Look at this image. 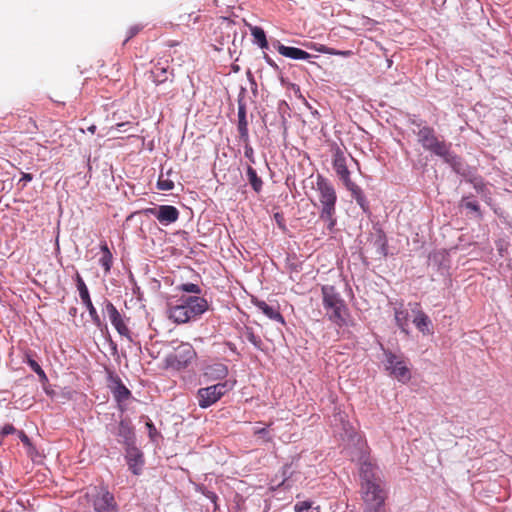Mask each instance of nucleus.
Wrapping results in <instances>:
<instances>
[{
    "instance_id": "nucleus-1",
    "label": "nucleus",
    "mask_w": 512,
    "mask_h": 512,
    "mask_svg": "<svg viewBox=\"0 0 512 512\" xmlns=\"http://www.w3.org/2000/svg\"><path fill=\"white\" fill-rule=\"evenodd\" d=\"M360 494L364 503H385L386 492L378 467L371 461H363L359 469Z\"/></svg>"
},
{
    "instance_id": "nucleus-2",
    "label": "nucleus",
    "mask_w": 512,
    "mask_h": 512,
    "mask_svg": "<svg viewBox=\"0 0 512 512\" xmlns=\"http://www.w3.org/2000/svg\"><path fill=\"white\" fill-rule=\"evenodd\" d=\"M316 191L319 194V202L322 207L319 218L326 222L327 228L332 231L336 225V191L333 185L321 175L317 177Z\"/></svg>"
},
{
    "instance_id": "nucleus-3",
    "label": "nucleus",
    "mask_w": 512,
    "mask_h": 512,
    "mask_svg": "<svg viewBox=\"0 0 512 512\" xmlns=\"http://www.w3.org/2000/svg\"><path fill=\"white\" fill-rule=\"evenodd\" d=\"M323 306L330 321L338 327L347 325L348 308L334 286H322Z\"/></svg>"
},
{
    "instance_id": "nucleus-4",
    "label": "nucleus",
    "mask_w": 512,
    "mask_h": 512,
    "mask_svg": "<svg viewBox=\"0 0 512 512\" xmlns=\"http://www.w3.org/2000/svg\"><path fill=\"white\" fill-rule=\"evenodd\" d=\"M412 124L420 128L417 132L418 142L425 150L443 158L447 163L453 162L454 155L450 151V143H446L444 140H440L436 136L435 130L432 127H421V123L416 121H413Z\"/></svg>"
},
{
    "instance_id": "nucleus-5",
    "label": "nucleus",
    "mask_w": 512,
    "mask_h": 512,
    "mask_svg": "<svg viewBox=\"0 0 512 512\" xmlns=\"http://www.w3.org/2000/svg\"><path fill=\"white\" fill-rule=\"evenodd\" d=\"M86 497L96 512H118V505L114 495L104 486H94Z\"/></svg>"
},
{
    "instance_id": "nucleus-6",
    "label": "nucleus",
    "mask_w": 512,
    "mask_h": 512,
    "mask_svg": "<svg viewBox=\"0 0 512 512\" xmlns=\"http://www.w3.org/2000/svg\"><path fill=\"white\" fill-rule=\"evenodd\" d=\"M232 388L233 384L228 381L200 388L197 391L198 405L203 409L208 408L219 401Z\"/></svg>"
},
{
    "instance_id": "nucleus-7",
    "label": "nucleus",
    "mask_w": 512,
    "mask_h": 512,
    "mask_svg": "<svg viewBox=\"0 0 512 512\" xmlns=\"http://www.w3.org/2000/svg\"><path fill=\"white\" fill-rule=\"evenodd\" d=\"M196 358V351L189 343H181L174 352L167 355L165 363L167 367L175 370H181L188 367Z\"/></svg>"
},
{
    "instance_id": "nucleus-8",
    "label": "nucleus",
    "mask_w": 512,
    "mask_h": 512,
    "mask_svg": "<svg viewBox=\"0 0 512 512\" xmlns=\"http://www.w3.org/2000/svg\"><path fill=\"white\" fill-rule=\"evenodd\" d=\"M385 369L399 382L406 383L411 379L410 370L402 357L391 351H384Z\"/></svg>"
},
{
    "instance_id": "nucleus-9",
    "label": "nucleus",
    "mask_w": 512,
    "mask_h": 512,
    "mask_svg": "<svg viewBox=\"0 0 512 512\" xmlns=\"http://www.w3.org/2000/svg\"><path fill=\"white\" fill-rule=\"evenodd\" d=\"M177 302H181L182 306L187 310L189 320L202 315L209 308L208 301L199 296H182Z\"/></svg>"
},
{
    "instance_id": "nucleus-10",
    "label": "nucleus",
    "mask_w": 512,
    "mask_h": 512,
    "mask_svg": "<svg viewBox=\"0 0 512 512\" xmlns=\"http://www.w3.org/2000/svg\"><path fill=\"white\" fill-rule=\"evenodd\" d=\"M348 157H350L351 160H354L350 155L347 156L345 152L339 147H336L333 150V168L343 184L351 181L350 171L347 166Z\"/></svg>"
},
{
    "instance_id": "nucleus-11",
    "label": "nucleus",
    "mask_w": 512,
    "mask_h": 512,
    "mask_svg": "<svg viewBox=\"0 0 512 512\" xmlns=\"http://www.w3.org/2000/svg\"><path fill=\"white\" fill-rule=\"evenodd\" d=\"M76 286L79 291L80 298L89 312L91 320L93 321V323L96 326L99 327L101 325L100 316L98 315V313L91 301L88 288L79 273L76 274Z\"/></svg>"
},
{
    "instance_id": "nucleus-12",
    "label": "nucleus",
    "mask_w": 512,
    "mask_h": 512,
    "mask_svg": "<svg viewBox=\"0 0 512 512\" xmlns=\"http://www.w3.org/2000/svg\"><path fill=\"white\" fill-rule=\"evenodd\" d=\"M149 212L163 225L174 223L179 218L178 209L172 205H161L158 209H149Z\"/></svg>"
},
{
    "instance_id": "nucleus-13",
    "label": "nucleus",
    "mask_w": 512,
    "mask_h": 512,
    "mask_svg": "<svg viewBox=\"0 0 512 512\" xmlns=\"http://www.w3.org/2000/svg\"><path fill=\"white\" fill-rule=\"evenodd\" d=\"M409 305L411 307L412 313L414 314L413 323L416 326V328L424 335L431 334V320L422 311L420 303H410Z\"/></svg>"
},
{
    "instance_id": "nucleus-14",
    "label": "nucleus",
    "mask_w": 512,
    "mask_h": 512,
    "mask_svg": "<svg viewBox=\"0 0 512 512\" xmlns=\"http://www.w3.org/2000/svg\"><path fill=\"white\" fill-rule=\"evenodd\" d=\"M106 312L111 321V324L114 326V328L117 330V332L121 336H125L130 339L129 328L126 326V324H125L121 314L117 310V308L110 301H107V303H106Z\"/></svg>"
},
{
    "instance_id": "nucleus-15",
    "label": "nucleus",
    "mask_w": 512,
    "mask_h": 512,
    "mask_svg": "<svg viewBox=\"0 0 512 512\" xmlns=\"http://www.w3.org/2000/svg\"><path fill=\"white\" fill-rule=\"evenodd\" d=\"M126 461L129 469L134 475H139L144 465L142 452L134 445L128 446L126 449Z\"/></svg>"
},
{
    "instance_id": "nucleus-16",
    "label": "nucleus",
    "mask_w": 512,
    "mask_h": 512,
    "mask_svg": "<svg viewBox=\"0 0 512 512\" xmlns=\"http://www.w3.org/2000/svg\"><path fill=\"white\" fill-rule=\"evenodd\" d=\"M151 77L156 85H160L168 81L172 82L174 78L173 69L170 68L168 64L163 65L161 62H158L151 70Z\"/></svg>"
},
{
    "instance_id": "nucleus-17",
    "label": "nucleus",
    "mask_w": 512,
    "mask_h": 512,
    "mask_svg": "<svg viewBox=\"0 0 512 512\" xmlns=\"http://www.w3.org/2000/svg\"><path fill=\"white\" fill-rule=\"evenodd\" d=\"M117 436L120 438L119 441L127 447L134 445L135 434L130 420L122 419L119 422Z\"/></svg>"
},
{
    "instance_id": "nucleus-18",
    "label": "nucleus",
    "mask_w": 512,
    "mask_h": 512,
    "mask_svg": "<svg viewBox=\"0 0 512 512\" xmlns=\"http://www.w3.org/2000/svg\"><path fill=\"white\" fill-rule=\"evenodd\" d=\"M275 47L279 54L287 58L295 60H307L311 57V55L308 52L300 48L285 46L280 42H277V45Z\"/></svg>"
},
{
    "instance_id": "nucleus-19",
    "label": "nucleus",
    "mask_w": 512,
    "mask_h": 512,
    "mask_svg": "<svg viewBox=\"0 0 512 512\" xmlns=\"http://www.w3.org/2000/svg\"><path fill=\"white\" fill-rule=\"evenodd\" d=\"M253 303L269 319L277 321L281 324L285 323L284 318L281 315L278 307L271 306L262 300H255V301H253Z\"/></svg>"
},
{
    "instance_id": "nucleus-20",
    "label": "nucleus",
    "mask_w": 512,
    "mask_h": 512,
    "mask_svg": "<svg viewBox=\"0 0 512 512\" xmlns=\"http://www.w3.org/2000/svg\"><path fill=\"white\" fill-rule=\"evenodd\" d=\"M168 315L169 319L177 324H184L190 321L187 310H185L181 302H178L177 304L170 303L168 305Z\"/></svg>"
},
{
    "instance_id": "nucleus-21",
    "label": "nucleus",
    "mask_w": 512,
    "mask_h": 512,
    "mask_svg": "<svg viewBox=\"0 0 512 512\" xmlns=\"http://www.w3.org/2000/svg\"><path fill=\"white\" fill-rule=\"evenodd\" d=\"M113 383H114V386L112 387L113 396H114L115 400L117 401V403L119 404V406H121V404L123 402L127 401L131 397V392L123 384V382L121 381V379L119 377L114 378ZM120 408H121V410H123L122 407H120Z\"/></svg>"
},
{
    "instance_id": "nucleus-22",
    "label": "nucleus",
    "mask_w": 512,
    "mask_h": 512,
    "mask_svg": "<svg viewBox=\"0 0 512 512\" xmlns=\"http://www.w3.org/2000/svg\"><path fill=\"white\" fill-rule=\"evenodd\" d=\"M238 132L240 139L243 142L249 141V134H248V121L246 118V108L245 105L239 104L238 106Z\"/></svg>"
},
{
    "instance_id": "nucleus-23",
    "label": "nucleus",
    "mask_w": 512,
    "mask_h": 512,
    "mask_svg": "<svg viewBox=\"0 0 512 512\" xmlns=\"http://www.w3.org/2000/svg\"><path fill=\"white\" fill-rule=\"evenodd\" d=\"M304 46L309 49H313L317 52L328 54V55H339V56H343V57H349L352 55V51H350V50L340 51V50H336L334 48L327 47L323 44H318V43H314V42L305 43Z\"/></svg>"
},
{
    "instance_id": "nucleus-24",
    "label": "nucleus",
    "mask_w": 512,
    "mask_h": 512,
    "mask_svg": "<svg viewBox=\"0 0 512 512\" xmlns=\"http://www.w3.org/2000/svg\"><path fill=\"white\" fill-rule=\"evenodd\" d=\"M100 249L102 252V256L99 259V263L104 268L105 273H108L113 264V256L106 242L101 243Z\"/></svg>"
},
{
    "instance_id": "nucleus-25",
    "label": "nucleus",
    "mask_w": 512,
    "mask_h": 512,
    "mask_svg": "<svg viewBox=\"0 0 512 512\" xmlns=\"http://www.w3.org/2000/svg\"><path fill=\"white\" fill-rule=\"evenodd\" d=\"M394 314H395V321H396V324L398 325V327L403 331V332H408L407 331V327H408V311L406 309H404L403 307V304H400L399 307H396L395 308V311H394Z\"/></svg>"
},
{
    "instance_id": "nucleus-26",
    "label": "nucleus",
    "mask_w": 512,
    "mask_h": 512,
    "mask_svg": "<svg viewBox=\"0 0 512 512\" xmlns=\"http://www.w3.org/2000/svg\"><path fill=\"white\" fill-rule=\"evenodd\" d=\"M24 362L27 363L30 366V368L39 376L40 382H42L43 384L48 382V377L46 373L38 364V362L32 358L30 353L25 354Z\"/></svg>"
},
{
    "instance_id": "nucleus-27",
    "label": "nucleus",
    "mask_w": 512,
    "mask_h": 512,
    "mask_svg": "<svg viewBox=\"0 0 512 512\" xmlns=\"http://www.w3.org/2000/svg\"><path fill=\"white\" fill-rule=\"evenodd\" d=\"M344 186L346 187L347 190H349L351 192V194L354 197V199L356 200V202L361 207H364L366 200H365V196L362 192V189L357 184H355L352 180L348 181L346 184H344Z\"/></svg>"
},
{
    "instance_id": "nucleus-28",
    "label": "nucleus",
    "mask_w": 512,
    "mask_h": 512,
    "mask_svg": "<svg viewBox=\"0 0 512 512\" xmlns=\"http://www.w3.org/2000/svg\"><path fill=\"white\" fill-rule=\"evenodd\" d=\"M344 186L346 187L347 190H349L351 192V194L354 197V199L356 200V202L361 207H364L366 200H365V196L362 192V189L357 184H355L352 180L348 181L346 184H344Z\"/></svg>"
},
{
    "instance_id": "nucleus-29",
    "label": "nucleus",
    "mask_w": 512,
    "mask_h": 512,
    "mask_svg": "<svg viewBox=\"0 0 512 512\" xmlns=\"http://www.w3.org/2000/svg\"><path fill=\"white\" fill-rule=\"evenodd\" d=\"M344 186L346 187L347 190H349L351 192V194L354 197V199L356 200V202L361 207H364L366 200H365V196L362 192V189L357 184H355L352 180L348 181L346 184H344Z\"/></svg>"
},
{
    "instance_id": "nucleus-30",
    "label": "nucleus",
    "mask_w": 512,
    "mask_h": 512,
    "mask_svg": "<svg viewBox=\"0 0 512 512\" xmlns=\"http://www.w3.org/2000/svg\"><path fill=\"white\" fill-rule=\"evenodd\" d=\"M247 178L254 191L260 192L262 189L263 182L261 178L257 175L256 170L251 166H248L247 168Z\"/></svg>"
},
{
    "instance_id": "nucleus-31",
    "label": "nucleus",
    "mask_w": 512,
    "mask_h": 512,
    "mask_svg": "<svg viewBox=\"0 0 512 512\" xmlns=\"http://www.w3.org/2000/svg\"><path fill=\"white\" fill-rule=\"evenodd\" d=\"M459 206L461 208H466V209H469V210L475 212L479 219L482 218V213H481L480 206H479L478 202L475 200H471V198L469 196H463L460 201Z\"/></svg>"
},
{
    "instance_id": "nucleus-32",
    "label": "nucleus",
    "mask_w": 512,
    "mask_h": 512,
    "mask_svg": "<svg viewBox=\"0 0 512 512\" xmlns=\"http://www.w3.org/2000/svg\"><path fill=\"white\" fill-rule=\"evenodd\" d=\"M251 34L261 48H267L268 42L264 30L261 27L254 26L251 28Z\"/></svg>"
},
{
    "instance_id": "nucleus-33",
    "label": "nucleus",
    "mask_w": 512,
    "mask_h": 512,
    "mask_svg": "<svg viewBox=\"0 0 512 512\" xmlns=\"http://www.w3.org/2000/svg\"><path fill=\"white\" fill-rule=\"evenodd\" d=\"M157 188L162 191H170L174 188V182L169 177L165 178L163 174L159 176Z\"/></svg>"
},
{
    "instance_id": "nucleus-34",
    "label": "nucleus",
    "mask_w": 512,
    "mask_h": 512,
    "mask_svg": "<svg viewBox=\"0 0 512 512\" xmlns=\"http://www.w3.org/2000/svg\"><path fill=\"white\" fill-rule=\"evenodd\" d=\"M209 373L215 375V378H224L228 374V369L223 364H215L209 368Z\"/></svg>"
},
{
    "instance_id": "nucleus-35",
    "label": "nucleus",
    "mask_w": 512,
    "mask_h": 512,
    "mask_svg": "<svg viewBox=\"0 0 512 512\" xmlns=\"http://www.w3.org/2000/svg\"><path fill=\"white\" fill-rule=\"evenodd\" d=\"M179 290L187 293H193L196 295L201 294L202 290L199 285L194 283H184L178 287Z\"/></svg>"
},
{
    "instance_id": "nucleus-36",
    "label": "nucleus",
    "mask_w": 512,
    "mask_h": 512,
    "mask_svg": "<svg viewBox=\"0 0 512 512\" xmlns=\"http://www.w3.org/2000/svg\"><path fill=\"white\" fill-rule=\"evenodd\" d=\"M245 336L247 340L252 343L256 348L260 349L262 345V340L259 336L255 335L252 329H247Z\"/></svg>"
},
{
    "instance_id": "nucleus-37",
    "label": "nucleus",
    "mask_w": 512,
    "mask_h": 512,
    "mask_svg": "<svg viewBox=\"0 0 512 512\" xmlns=\"http://www.w3.org/2000/svg\"><path fill=\"white\" fill-rule=\"evenodd\" d=\"M25 122L26 125L24 128L22 125H19L18 128L22 129V131L25 133H35L37 131L38 127L36 121L33 118L29 117Z\"/></svg>"
},
{
    "instance_id": "nucleus-38",
    "label": "nucleus",
    "mask_w": 512,
    "mask_h": 512,
    "mask_svg": "<svg viewBox=\"0 0 512 512\" xmlns=\"http://www.w3.org/2000/svg\"><path fill=\"white\" fill-rule=\"evenodd\" d=\"M385 503H364L363 512H384Z\"/></svg>"
},
{
    "instance_id": "nucleus-39",
    "label": "nucleus",
    "mask_w": 512,
    "mask_h": 512,
    "mask_svg": "<svg viewBox=\"0 0 512 512\" xmlns=\"http://www.w3.org/2000/svg\"><path fill=\"white\" fill-rule=\"evenodd\" d=\"M15 432H16V429L12 424H5L0 430V439L4 438L7 435L13 434Z\"/></svg>"
},
{
    "instance_id": "nucleus-40",
    "label": "nucleus",
    "mask_w": 512,
    "mask_h": 512,
    "mask_svg": "<svg viewBox=\"0 0 512 512\" xmlns=\"http://www.w3.org/2000/svg\"><path fill=\"white\" fill-rule=\"evenodd\" d=\"M312 506V503L309 502V501H302V502H298L294 509H295V512H302L304 510H309Z\"/></svg>"
},
{
    "instance_id": "nucleus-41",
    "label": "nucleus",
    "mask_w": 512,
    "mask_h": 512,
    "mask_svg": "<svg viewBox=\"0 0 512 512\" xmlns=\"http://www.w3.org/2000/svg\"><path fill=\"white\" fill-rule=\"evenodd\" d=\"M244 155L247 157L251 162H254V150L253 148L248 144V142H244Z\"/></svg>"
},
{
    "instance_id": "nucleus-42",
    "label": "nucleus",
    "mask_w": 512,
    "mask_h": 512,
    "mask_svg": "<svg viewBox=\"0 0 512 512\" xmlns=\"http://www.w3.org/2000/svg\"><path fill=\"white\" fill-rule=\"evenodd\" d=\"M139 28L138 27H131L128 31V36L125 40V42L129 41L132 37H134L138 32H139Z\"/></svg>"
},
{
    "instance_id": "nucleus-43",
    "label": "nucleus",
    "mask_w": 512,
    "mask_h": 512,
    "mask_svg": "<svg viewBox=\"0 0 512 512\" xmlns=\"http://www.w3.org/2000/svg\"><path fill=\"white\" fill-rule=\"evenodd\" d=\"M33 176L30 173H22V177L20 179V182H24V185L30 181H32Z\"/></svg>"
},
{
    "instance_id": "nucleus-44",
    "label": "nucleus",
    "mask_w": 512,
    "mask_h": 512,
    "mask_svg": "<svg viewBox=\"0 0 512 512\" xmlns=\"http://www.w3.org/2000/svg\"><path fill=\"white\" fill-rule=\"evenodd\" d=\"M20 439H21L24 443H29V438H28V436H27L23 431H21V432H20Z\"/></svg>"
},
{
    "instance_id": "nucleus-45",
    "label": "nucleus",
    "mask_w": 512,
    "mask_h": 512,
    "mask_svg": "<svg viewBox=\"0 0 512 512\" xmlns=\"http://www.w3.org/2000/svg\"><path fill=\"white\" fill-rule=\"evenodd\" d=\"M267 432L266 428H259L254 430L255 435L265 434Z\"/></svg>"
},
{
    "instance_id": "nucleus-46",
    "label": "nucleus",
    "mask_w": 512,
    "mask_h": 512,
    "mask_svg": "<svg viewBox=\"0 0 512 512\" xmlns=\"http://www.w3.org/2000/svg\"><path fill=\"white\" fill-rule=\"evenodd\" d=\"M265 59H266L267 63H268L271 67H277V65L275 64V62H274L270 57H268L267 55L265 56Z\"/></svg>"
},
{
    "instance_id": "nucleus-47",
    "label": "nucleus",
    "mask_w": 512,
    "mask_h": 512,
    "mask_svg": "<svg viewBox=\"0 0 512 512\" xmlns=\"http://www.w3.org/2000/svg\"><path fill=\"white\" fill-rule=\"evenodd\" d=\"M206 496L211 499L212 501H215L217 499V495L213 492H208Z\"/></svg>"
},
{
    "instance_id": "nucleus-48",
    "label": "nucleus",
    "mask_w": 512,
    "mask_h": 512,
    "mask_svg": "<svg viewBox=\"0 0 512 512\" xmlns=\"http://www.w3.org/2000/svg\"><path fill=\"white\" fill-rule=\"evenodd\" d=\"M130 123L129 122H124V123H118L116 125V127L120 130L122 127L126 126V125H129Z\"/></svg>"
},
{
    "instance_id": "nucleus-49",
    "label": "nucleus",
    "mask_w": 512,
    "mask_h": 512,
    "mask_svg": "<svg viewBox=\"0 0 512 512\" xmlns=\"http://www.w3.org/2000/svg\"><path fill=\"white\" fill-rule=\"evenodd\" d=\"M51 100H52L53 102H55V103H58V104H64V102H63V101H60V100H59V97H56V99H55V98H51Z\"/></svg>"
},
{
    "instance_id": "nucleus-50",
    "label": "nucleus",
    "mask_w": 512,
    "mask_h": 512,
    "mask_svg": "<svg viewBox=\"0 0 512 512\" xmlns=\"http://www.w3.org/2000/svg\"><path fill=\"white\" fill-rule=\"evenodd\" d=\"M51 100H52L53 102H55V103H58V104H64V102H63V101H60V100H59V97H56V99H55V98H51Z\"/></svg>"
},
{
    "instance_id": "nucleus-51",
    "label": "nucleus",
    "mask_w": 512,
    "mask_h": 512,
    "mask_svg": "<svg viewBox=\"0 0 512 512\" xmlns=\"http://www.w3.org/2000/svg\"><path fill=\"white\" fill-rule=\"evenodd\" d=\"M147 427L149 428L150 432L152 430H155V427H154L153 423H151V422L147 423Z\"/></svg>"
},
{
    "instance_id": "nucleus-52",
    "label": "nucleus",
    "mask_w": 512,
    "mask_h": 512,
    "mask_svg": "<svg viewBox=\"0 0 512 512\" xmlns=\"http://www.w3.org/2000/svg\"><path fill=\"white\" fill-rule=\"evenodd\" d=\"M76 311H77V309H76V308H71L69 313H70L71 315H75V314H76Z\"/></svg>"
},
{
    "instance_id": "nucleus-53",
    "label": "nucleus",
    "mask_w": 512,
    "mask_h": 512,
    "mask_svg": "<svg viewBox=\"0 0 512 512\" xmlns=\"http://www.w3.org/2000/svg\"><path fill=\"white\" fill-rule=\"evenodd\" d=\"M171 173H172V170H169V171L167 172V176H169Z\"/></svg>"
},
{
    "instance_id": "nucleus-54",
    "label": "nucleus",
    "mask_w": 512,
    "mask_h": 512,
    "mask_svg": "<svg viewBox=\"0 0 512 512\" xmlns=\"http://www.w3.org/2000/svg\"><path fill=\"white\" fill-rule=\"evenodd\" d=\"M94 129H95V127L93 126L90 128V131L94 132Z\"/></svg>"
}]
</instances>
